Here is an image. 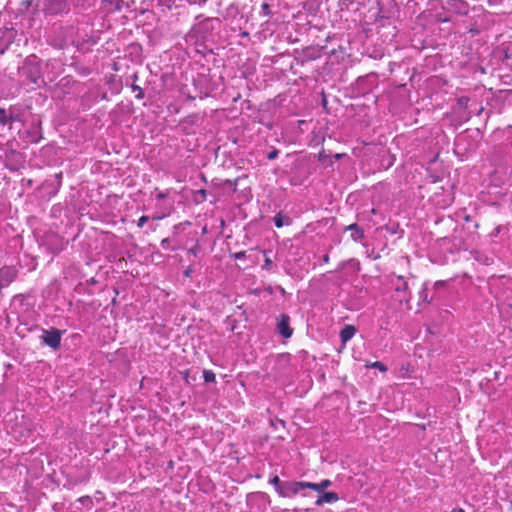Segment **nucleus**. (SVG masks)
Wrapping results in <instances>:
<instances>
[{"instance_id": "8", "label": "nucleus", "mask_w": 512, "mask_h": 512, "mask_svg": "<svg viewBox=\"0 0 512 512\" xmlns=\"http://www.w3.org/2000/svg\"><path fill=\"white\" fill-rule=\"evenodd\" d=\"M356 333V329L354 326L346 325L340 332V337L342 342L349 341Z\"/></svg>"}, {"instance_id": "20", "label": "nucleus", "mask_w": 512, "mask_h": 512, "mask_svg": "<svg viewBox=\"0 0 512 512\" xmlns=\"http://www.w3.org/2000/svg\"><path fill=\"white\" fill-rule=\"evenodd\" d=\"M6 115H5V110L0 108V122L2 124H6Z\"/></svg>"}, {"instance_id": "13", "label": "nucleus", "mask_w": 512, "mask_h": 512, "mask_svg": "<svg viewBox=\"0 0 512 512\" xmlns=\"http://www.w3.org/2000/svg\"><path fill=\"white\" fill-rule=\"evenodd\" d=\"M368 367L379 369L382 372H385L387 370V367L379 361L373 362L372 364L368 365Z\"/></svg>"}, {"instance_id": "7", "label": "nucleus", "mask_w": 512, "mask_h": 512, "mask_svg": "<svg viewBox=\"0 0 512 512\" xmlns=\"http://www.w3.org/2000/svg\"><path fill=\"white\" fill-rule=\"evenodd\" d=\"M125 3L123 0H103L104 8L109 11H120L124 7Z\"/></svg>"}, {"instance_id": "23", "label": "nucleus", "mask_w": 512, "mask_h": 512, "mask_svg": "<svg viewBox=\"0 0 512 512\" xmlns=\"http://www.w3.org/2000/svg\"><path fill=\"white\" fill-rule=\"evenodd\" d=\"M271 264H272L271 259H270V258H266V259H265V263H264L263 267H264L265 269H270Z\"/></svg>"}, {"instance_id": "15", "label": "nucleus", "mask_w": 512, "mask_h": 512, "mask_svg": "<svg viewBox=\"0 0 512 512\" xmlns=\"http://www.w3.org/2000/svg\"><path fill=\"white\" fill-rule=\"evenodd\" d=\"M398 280L402 281V283L400 285L396 286V291H406L408 289L407 282L403 281V277L402 276H399Z\"/></svg>"}, {"instance_id": "24", "label": "nucleus", "mask_w": 512, "mask_h": 512, "mask_svg": "<svg viewBox=\"0 0 512 512\" xmlns=\"http://www.w3.org/2000/svg\"><path fill=\"white\" fill-rule=\"evenodd\" d=\"M326 158H327V156H326L324 151L319 153V160L320 161L325 162Z\"/></svg>"}, {"instance_id": "26", "label": "nucleus", "mask_w": 512, "mask_h": 512, "mask_svg": "<svg viewBox=\"0 0 512 512\" xmlns=\"http://www.w3.org/2000/svg\"><path fill=\"white\" fill-rule=\"evenodd\" d=\"M334 157H335L336 159H340V158L342 157V154H336Z\"/></svg>"}, {"instance_id": "4", "label": "nucleus", "mask_w": 512, "mask_h": 512, "mask_svg": "<svg viewBox=\"0 0 512 512\" xmlns=\"http://www.w3.org/2000/svg\"><path fill=\"white\" fill-rule=\"evenodd\" d=\"M17 276V272L13 267H3L0 269L1 284L8 286Z\"/></svg>"}, {"instance_id": "9", "label": "nucleus", "mask_w": 512, "mask_h": 512, "mask_svg": "<svg viewBox=\"0 0 512 512\" xmlns=\"http://www.w3.org/2000/svg\"><path fill=\"white\" fill-rule=\"evenodd\" d=\"M290 223H291V220L288 216H284L279 213L274 217V224L277 228H281L285 225H289Z\"/></svg>"}, {"instance_id": "29", "label": "nucleus", "mask_w": 512, "mask_h": 512, "mask_svg": "<svg viewBox=\"0 0 512 512\" xmlns=\"http://www.w3.org/2000/svg\"><path fill=\"white\" fill-rule=\"evenodd\" d=\"M170 2H172L173 0H169Z\"/></svg>"}, {"instance_id": "6", "label": "nucleus", "mask_w": 512, "mask_h": 512, "mask_svg": "<svg viewBox=\"0 0 512 512\" xmlns=\"http://www.w3.org/2000/svg\"><path fill=\"white\" fill-rule=\"evenodd\" d=\"M339 500V496L335 492H323L318 496L315 504L317 506H322L325 503H334Z\"/></svg>"}, {"instance_id": "22", "label": "nucleus", "mask_w": 512, "mask_h": 512, "mask_svg": "<svg viewBox=\"0 0 512 512\" xmlns=\"http://www.w3.org/2000/svg\"><path fill=\"white\" fill-rule=\"evenodd\" d=\"M277 156H278V151H277V150H273V151H271V152L268 154V159L273 160V159H275Z\"/></svg>"}, {"instance_id": "25", "label": "nucleus", "mask_w": 512, "mask_h": 512, "mask_svg": "<svg viewBox=\"0 0 512 512\" xmlns=\"http://www.w3.org/2000/svg\"><path fill=\"white\" fill-rule=\"evenodd\" d=\"M452 512H464V511H463V509H461V508H457V509H453V511H452Z\"/></svg>"}, {"instance_id": "28", "label": "nucleus", "mask_w": 512, "mask_h": 512, "mask_svg": "<svg viewBox=\"0 0 512 512\" xmlns=\"http://www.w3.org/2000/svg\"><path fill=\"white\" fill-rule=\"evenodd\" d=\"M242 255H243V253H238V254L236 255V257H237V258H239V257H241Z\"/></svg>"}, {"instance_id": "12", "label": "nucleus", "mask_w": 512, "mask_h": 512, "mask_svg": "<svg viewBox=\"0 0 512 512\" xmlns=\"http://www.w3.org/2000/svg\"><path fill=\"white\" fill-rule=\"evenodd\" d=\"M203 378L205 382H215L216 376L215 373L211 370H204L203 371Z\"/></svg>"}, {"instance_id": "21", "label": "nucleus", "mask_w": 512, "mask_h": 512, "mask_svg": "<svg viewBox=\"0 0 512 512\" xmlns=\"http://www.w3.org/2000/svg\"><path fill=\"white\" fill-rule=\"evenodd\" d=\"M31 81H32L35 85H37V86H40V85H41V83L43 82V81L40 79V77H38V76H32V77H31Z\"/></svg>"}, {"instance_id": "19", "label": "nucleus", "mask_w": 512, "mask_h": 512, "mask_svg": "<svg viewBox=\"0 0 512 512\" xmlns=\"http://www.w3.org/2000/svg\"><path fill=\"white\" fill-rule=\"evenodd\" d=\"M133 90L136 91V93H137L136 94V98H139V99L143 98L144 93H143L142 89L139 86H134Z\"/></svg>"}, {"instance_id": "2", "label": "nucleus", "mask_w": 512, "mask_h": 512, "mask_svg": "<svg viewBox=\"0 0 512 512\" xmlns=\"http://www.w3.org/2000/svg\"><path fill=\"white\" fill-rule=\"evenodd\" d=\"M43 342L51 348H58L61 342V334L58 330L52 329L44 331L42 336Z\"/></svg>"}, {"instance_id": "17", "label": "nucleus", "mask_w": 512, "mask_h": 512, "mask_svg": "<svg viewBox=\"0 0 512 512\" xmlns=\"http://www.w3.org/2000/svg\"><path fill=\"white\" fill-rule=\"evenodd\" d=\"M319 484H320L321 488L323 489V491H325V489H327L328 487H330L332 485V482L329 479H324L321 482H319Z\"/></svg>"}, {"instance_id": "14", "label": "nucleus", "mask_w": 512, "mask_h": 512, "mask_svg": "<svg viewBox=\"0 0 512 512\" xmlns=\"http://www.w3.org/2000/svg\"><path fill=\"white\" fill-rule=\"evenodd\" d=\"M270 483L275 487L277 493H279V488L283 484V482L280 481L279 477L278 476H274L270 480Z\"/></svg>"}, {"instance_id": "5", "label": "nucleus", "mask_w": 512, "mask_h": 512, "mask_svg": "<svg viewBox=\"0 0 512 512\" xmlns=\"http://www.w3.org/2000/svg\"><path fill=\"white\" fill-rule=\"evenodd\" d=\"M277 328L279 333L284 338H289L292 336L293 330L289 327V317L287 315H281L277 324Z\"/></svg>"}, {"instance_id": "16", "label": "nucleus", "mask_w": 512, "mask_h": 512, "mask_svg": "<svg viewBox=\"0 0 512 512\" xmlns=\"http://www.w3.org/2000/svg\"><path fill=\"white\" fill-rule=\"evenodd\" d=\"M420 299L423 300V301L428 302V299H427V285L426 284L423 285V289L420 292Z\"/></svg>"}, {"instance_id": "18", "label": "nucleus", "mask_w": 512, "mask_h": 512, "mask_svg": "<svg viewBox=\"0 0 512 512\" xmlns=\"http://www.w3.org/2000/svg\"><path fill=\"white\" fill-rule=\"evenodd\" d=\"M148 220H149L148 216H141L137 222V226L139 228H142Z\"/></svg>"}, {"instance_id": "3", "label": "nucleus", "mask_w": 512, "mask_h": 512, "mask_svg": "<svg viewBox=\"0 0 512 512\" xmlns=\"http://www.w3.org/2000/svg\"><path fill=\"white\" fill-rule=\"evenodd\" d=\"M66 0H44V9L50 14H58L66 10Z\"/></svg>"}, {"instance_id": "1", "label": "nucleus", "mask_w": 512, "mask_h": 512, "mask_svg": "<svg viewBox=\"0 0 512 512\" xmlns=\"http://www.w3.org/2000/svg\"><path fill=\"white\" fill-rule=\"evenodd\" d=\"M304 489V481H285L279 488L281 497H293Z\"/></svg>"}, {"instance_id": "10", "label": "nucleus", "mask_w": 512, "mask_h": 512, "mask_svg": "<svg viewBox=\"0 0 512 512\" xmlns=\"http://www.w3.org/2000/svg\"><path fill=\"white\" fill-rule=\"evenodd\" d=\"M347 229L351 231V237L354 241H359L363 237V231L356 224L349 225Z\"/></svg>"}, {"instance_id": "27", "label": "nucleus", "mask_w": 512, "mask_h": 512, "mask_svg": "<svg viewBox=\"0 0 512 512\" xmlns=\"http://www.w3.org/2000/svg\"><path fill=\"white\" fill-rule=\"evenodd\" d=\"M442 284H443V282H441V281H438L435 283L436 286H441Z\"/></svg>"}, {"instance_id": "11", "label": "nucleus", "mask_w": 512, "mask_h": 512, "mask_svg": "<svg viewBox=\"0 0 512 512\" xmlns=\"http://www.w3.org/2000/svg\"><path fill=\"white\" fill-rule=\"evenodd\" d=\"M306 488L312 489V490L318 492L320 495L324 492L319 483H312V482L304 481V489H306Z\"/></svg>"}]
</instances>
